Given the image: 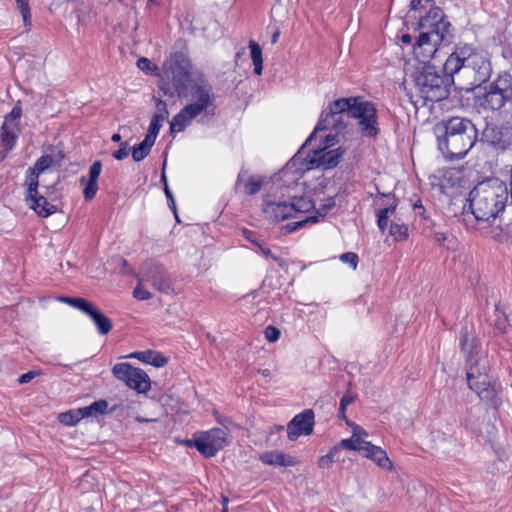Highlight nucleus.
<instances>
[{
	"label": "nucleus",
	"instance_id": "f257e3e1",
	"mask_svg": "<svg viewBox=\"0 0 512 512\" xmlns=\"http://www.w3.org/2000/svg\"><path fill=\"white\" fill-rule=\"evenodd\" d=\"M350 118L358 120V126L363 136L375 137L379 133L376 108L371 102L354 97L340 98L331 102L322 112L303 147L311 142L320 131L332 129L340 133L347 127V120Z\"/></svg>",
	"mask_w": 512,
	"mask_h": 512
},
{
	"label": "nucleus",
	"instance_id": "f03ea898",
	"mask_svg": "<svg viewBox=\"0 0 512 512\" xmlns=\"http://www.w3.org/2000/svg\"><path fill=\"white\" fill-rule=\"evenodd\" d=\"M459 342L466 358L468 387L478 395L480 400L496 408L500 405L501 400L488 374L490 364L487 355L477 339L469 335L467 331L461 332Z\"/></svg>",
	"mask_w": 512,
	"mask_h": 512
},
{
	"label": "nucleus",
	"instance_id": "7ed1b4c3",
	"mask_svg": "<svg viewBox=\"0 0 512 512\" xmlns=\"http://www.w3.org/2000/svg\"><path fill=\"white\" fill-rule=\"evenodd\" d=\"M450 75L461 74L468 81L467 90H473L486 83L493 72L490 54L477 46L458 43L444 63Z\"/></svg>",
	"mask_w": 512,
	"mask_h": 512
},
{
	"label": "nucleus",
	"instance_id": "20e7f679",
	"mask_svg": "<svg viewBox=\"0 0 512 512\" xmlns=\"http://www.w3.org/2000/svg\"><path fill=\"white\" fill-rule=\"evenodd\" d=\"M438 149L447 160L464 158L477 142L478 132L471 120L451 117L435 128Z\"/></svg>",
	"mask_w": 512,
	"mask_h": 512
},
{
	"label": "nucleus",
	"instance_id": "39448f33",
	"mask_svg": "<svg viewBox=\"0 0 512 512\" xmlns=\"http://www.w3.org/2000/svg\"><path fill=\"white\" fill-rule=\"evenodd\" d=\"M418 26L421 31L412 46L413 54L417 60L416 65H431L429 61L434 57L439 45L449 34L451 24L444 19L443 11L435 7L420 18Z\"/></svg>",
	"mask_w": 512,
	"mask_h": 512
},
{
	"label": "nucleus",
	"instance_id": "423d86ee",
	"mask_svg": "<svg viewBox=\"0 0 512 512\" xmlns=\"http://www.w3.org/2000/svg\"><path fill=\"white\" fill-rule=\"evenodd\" d=\"M508 188L498 178H490L473 188L470 192L471 212L478 222L490 223L505 209L508 201Z\"/></svg>",
	"mask_w": 512,
	"mask_h": 512
},
{
	"label": "nucleus",
	"instance_id": "0eeeda50",
	"mask_svg": "<svg viewBox=\"0 0 512 512\" xmlns=\"http://www.w3.org/2000/svg\"><path fill=\"white\" fill-rule=\"evenodd\" d=\"M404 70L405 75L414 84L416 93L425 102H439L449 96L453 75L433 65H415L414 70L410 71L406 64Z\"/></svg>",
	"mask_w": 512,
	"mask_h": 512
},
{
	"label": "nucleus",
	"instance_id": "6e6552de",
	"mask_svg": "<svg viewBox=\"0 0 512 512\" xmlns=\"http://www.w3.org/2000/svg\"><path fill=\"white\" fill-rule=\"evenodd\" d=\"M164 73L171 78L178 96H184L192 74L190 59L183 52H175L163 64Z\"/></svg>",
	"mask_w": 512,
	"mask_h": 512
},
{
	"label": "nucleus",
	"instance_id": "1a4fd4ad",
	"mask_svg": "<svg viewBox=\"0 0 512 512\" xmlns=\"http://www.w3.org/2000/svg\"><path fill=\"white\" fill-rule=\"evenodd\" d=\"M189 92L185 91L183 97H189L190 103L188 106L199 116L204 114L205 116H214L215 114V96L212 92V88L209 83L199 78L193 81L190 85Z\"/></svg>",
	"mask_w": 512,
	"mask_h": 512
},
{
	"label": "nucleus",
	"instance_id": "9d476101",
	"mask_svg": "<svg viewBox=\"0 0 512 512\" xmlns=\"http://www.w3.org/2000/svg\"><path fill=\"white\" fill-rule=\"evenodd\" d=\"M481 106L492 111L500 110L506 103L512 102V82L509 75L499 76L484 88Z\"/></svg>",
	"mask_w": 512,
	"mask_h": 512
},
{
	"label": "nucleus",
	"instance_id": "9b49d317",
	"mask_svg": "<svg viewBox=\"0 0 512 512\" xmlns=\"http://www.w3.org/2000/svg\"><path fill=\"white\" fill-rule=\"evenodd\" d=\"M140 282L149 283L155 290L169 294L174 291L173 281L165 267L154 261L144 262L140 268Z\"/></svg>",
	"mask_w": 512,
	"mask_h": 512
},
{
	"label": "nucleus",
	"instance_id": "f8f14e48",
	"mask_svg": "<svg viewBox=\"0 0 512 512\" xmlns=\"http://www.w3.org/2000/svg\"><path fill=\"white\" fill-rule=\"evenodd\" d=\"M112 373L116 379L124 382L129 388L138 393H146L150 390L151 384L148 374L127 362L115 364Z\"/></svg>",
	"mask_w": 512,
	"mask_h": 512
},
{
	"label": "nucleus",
	"instance_id": "ddd939ff",
	"mask_svg": "<svg viewBox=\"0 0 512 512\" xmlns=\"http://www.w3.org/2000/svg\"><path fill=\"white\" fill-rule=\"evenodd\" d=\"M228 433L222 428H213L194 440L195 448L205 457H213L227 444Z\"/></svg>",
	"mask_w": 512,
	"mask_h": 512
},
{
	"label": "nucleus",
	"instance_id": "4468645a",
	"mask_svg": "<svg viewBox=\"0 0 512 512\" xmlns=\"http://www.w3.org/2000/svg\"><path fill=\"white\" fill-rule=\"evenodd\" d=\"M20 106H14L9 114L5 116L1 126L0 140L6 150H12L20 133L18 120L21 117Z\"/></svg>",
	"mask_w": 512,
	"mask_h": 512
},
{
	"label": "nucleus",
	"instance_id": "2eb2a0df",
	"mask_svg": "<svg viewBox=\"0 0 512 512\" xmlns=\"http://www.w3.org/2000/svg\"><path fill=\"white\" fill-rule=\"evenodd\" d=\"M315 415L313 410L306 409L297 414L287 425V436L296 440L300 435H310L313 432Z\"/></svg>",
	"mask_w": 512,
	"mask_h": 512
},
{
	"label": "nucleus",
	"instance_id": "dca6fc26",
	"mask_svg": "<svg viewBox=\"0 0 512 512\" xmlns=\"http://www.w3.org/2000/svg\"><path fill=\"white\" fill-rule=\"evenodd\" d=\"M343 153L344 150L340 148L329 151H325V149L314 150L313 154L309 155L308 163L310 168L330 169L339 163Z\"/></svg>",
	"mask_w": 512,
	"mask_h": 512
},
{
	"label": "nucleus",
	"instance_id": "f3484780",
	"mask_svg": "<svg viewBox=\"0 0 512 512\" xmlns=\"http://www.w3.org/2000/svg\"><path fill=\"white\" fill-rule=\"evenodd\" d=\"M263 212L266 217L276 222L294 218V208L291 202L267 201L263 205Z\"/></svg>",
	"mask_w": 512,
	"mask_h": 512
},
{
	"label": "nucleus",
	"instance_id": "a211bd4d",
	"mask_svg": "<svg viewBox=\"0 0 512 512\" xmlns=\"http://www.w3.org/2000/svg\"><path fill=\"white\" fill-rule=\"evenodd\" d=\"M102 171V163L95 161L89 169V178L82 177L80 183L84 185L83 195L86 200H91L95 197L98 191L97 180Z\"/></svg>",
	"mask_w": 512,
	"mask_h": 512
},
{
	"label": "nucleus",
	"instance_id": "6ab92c4d",
	"mask_svg": "<svg viewBox=\"0 0 512 512\" xmlns=\"http://www.w3.org/2000/svg\"><path fill=\"white\" fill-rule=\"evenodd\" d=\"M259 459L264 464L280 467L295 466L298 463L294 457L281 451H266L259 456Z\"/></svg>",
	"mask_w": 512,
	"mask_h": 512
},
{
	"label": "nucleus",
	"instance_id": "aec40b11",
	"mask_svg": "<svg viewBox=\"0 0 512 512\" xmlns=\"http://www.w3.org/2000/svg\"><path fill=\"white\" fill-rule=\"evenodd\" d=\"M28 206L42 218H46L57 211L55 205L49 203L45 196L40 195L39 192L32 198H25Z\"/></svg>",
	"mask_w": 512,
	"mask_h": 512
},
{
	"label": "nucleus",
	"instance_id": "412c9836",
	"mask_svg": "<svg viewBox=\"0 0 512 512\" xmlns=\"http://www.w3.org/2000/svg\"><path fill=\"white\" fill-rule=\"evenodd\" d=\"M363 451L365 457L372 459L379 467L386 470L392 469V462L387 456V453L381 447L368 442L364 443Z\"/></svg>",
	"mask_w": 512,
	"mask_h": 512
},
{
	"label": "nucleus",
	"instance_id": "4be33fe9",
	"mask_svg": "<svg viewBox=\"0 0 512 512\" xmlns=\"http://www.w3.org/2000/svg\"><path fill=\"white\" fill-rule=\"evenodd\" d=\"M197 116L193 109L186 105L170 121V132L184 131Z\"/></svg>",
	"mask_w": 512,
	"mask_h": 512
},
{
	"label": "nucleus",
	"instance_id": "5701e85b",
	"mask_svg": "<svg viewBox=\"0 0 512 512\" xmlns=\"http://www.w3.org/2000/svg\"><path fill=\"white\" fill-rule=\"evenodd\" d=\"M485 136L491 145L497 149H505L511 143L510 131L504 126L487 130Z\"/></svg>",
	"mask_w": 512,
	"mask_h": 512
},
{
	"label": "nucleus",
	"instance_id": "b1692460",
	"mask_svg": "<svg viewBox=\"0 0 512 512\" xmlns=\"http://www.w3.org/2000/svg\"><path fill=\"white\" fill-rule=\"evenodd\" d=\"M381 195L386 197L388 202L385 207L379 209L377 212V225L381 231H385L388 227L389 218L395 214L397 200L393 196H390V194Z\"/></svg>",
	"mask_w": 512,
	"mask_h": 512
},
{
	"label": "nucleus",
	"instance_id": "393cba45",
	"mask_svg": "<svg viewBox=\"0 0 512 512\" xmlns=\"http://www.w3.org/2000/svg\"><path fill=\"white\" fill-rule=\"evenodd\" d=\"M100 335H107L112 330L111 320L103 314L95 305L87 313Z\"/></svg>",
	"mask_w": 512,
	"mask_h": 512
},
{
	"label": "nucleus",
	"instance_id": "a878e982",
	"mask_svg": "<svg viewBox=\"0 0 512 512\" xmlns=\"http://www.w3.org/2000/svg\"><path fill=\"white\" fill-rule=\"evenodd\" d=\"M128 357L136 358L143 363L150 364L158 368L165 366L168 362V359L165 356H163L160 352L152 350L134 352L130 354Z\"/></svg>",
	"mask_w": 512,
	"mask_h": 512
},
{
	"label": "nucleus",
	"instance_id": "bb28decb",
	"mask_svg": "<svg viewBox=\"0 0 512 512\" xmlns=\"http://www.w3.org/2000/svg\"><path fill=\"white\" fill-rule=\"evenodd\" d=\"M40 174L28 168L25 175V185L27 186L25 198H32L38 193Z\"/></svg>",
	"mask_w": 512,
	"mask_h": 512
},
{
	"label": "nucleus",
	"instance_id": "cd10ccee",
	"mask_svg": "<svg viewBox=\"0 0 512 512\" xmlns=\"http://www.w3.org/2000/svg\"><path fill=\"white\" fill-rule=\"evenodd\" d=\"M154 143L155 142H153L147 138H144L142 142H140L138 145L134 146L131 151L133 160L135 162H140L144 158H146L149 155Z\"/></svg>",
	"mask_w": 512,
	"mask_h": 512
},
{
	"label": "nucleus",
	"instance_id": "c85d7f7f",
	"mask_svg": "<svg viewBox=\"0 0 512 512\" xmlns=\"http://www.w3.org/2000/svg\"><path fill=\"white\" fill-rule=\"evenodd\" d=\"M249 48L251 52V59L254 65V73L256 75H261L263 69L262 50L260 46L253 40L249 42Z\"/></svg>",
	"mask_w": 512,
	"mask_h": 512
},
{
	"label": "nucleus",
	"instance_id": "c756f323",
	"mask_svg": "<svg viewBox=\"0 0 512 512\" xmlns=\"http://www.w3.org/2000/svg\"><path fill=\"white\" fill-rule=\"evenodd\" d=\"M84 418V414L82 409H74L68 412L60 413L58 416V420L60 423L66 426H73L77 424L80 420Z\"/></svg>",
	"mask_w": 512,
	"mask_h": 512
},
{
	"label": "nucleus",
	"instance_id": "7c9ffc66",
	"mask_svg": "<svg viewBox=\"0 0 512 512\" xmlns=\"http://www.w3.org/2000/svg\"><path fill=\"white\" fill-rule=\"evenodd\" d=\"M82 412L84 414V418L90 416H97L100 414H104L108 409V402L106 400H98L93 402L91 405L82 407Z\"/></svg>",
	"mask_w": 512,
	"mask_h": 512
},
{
	"label": "nucleus",
	"instance_id": "2f4dec72",
	"mask_svg": "<svg viewBox=\"0 0 512 512\" xmlns=\"http://www.w3.org/2000/svg\"><path fill=\"white\" fill-rule=\"evenodd\" d=\"M60 300L64 303H67L71 307L80 310L85 315H87L89 310L94 305L92 302L84 298L61 297Z\"/></svg>",
	"mask_w": 512,
	"mask_h": 512
},
{
	"label": "nucleus",
	"instance_id": "473e14b6",
	"mask_svg": "<svg viewBox=\"0 0 512 512\" xmlns=\"http://www.w3.org/2000/svg\"><path fill=\"white\" fill-rule=\"evenodd\" d=\"M494 327L499 333H506L510 327L508 316L499 305L495 307Z\"/></svg>",
	"mask_w": 512,
	"mask_h": 512
},
{
	"label": "nucleus",
	"instance_id": "72a5a7b5",
	"mask_svg": "<svg viewBox=\"0 0 512 512\" xmlns=\"http://www.w3.org/2000/svg\"><path fill=\"white\" fill-rule=\"evenodd\" d=\"M294 208V218L298 216V214L309 212L314 208V203L308 197H300L296 198L291 202Z\"/></svg>",
	"mask_w": 512,
	"mask_h": 512
},
{
	"label": "nucleus",
	"instance_id": "f704fd0d",
	"mask_svg": "<svg viewBox=\"0 0 512 512\" xmlns=\"http://www.w3.org/2000/svg\"><path fill=\"white\" fill-rule=\"evenodd\" d=\"M264 182V178L261 176L251 175L248 177V180L244 184V192L247 195H255L257 194Z\"/></svg>",
	"mask_w": 512,
	"mask_h": 512
},
{
	"label": "nucleus",
	"instance_id": "c9c22d12",
	"mask_svg": "<svg viewBox=\"0 0 512 512\" xmlns=\"http://www.w3.org/2000/svg\"><path fill=\"white\" fill-rule=\"evenodd\" d=\"M389 234L395 241H404L408 238V227L403 223L391 222Z\"/></svg>",
	"mask_w": 512,
	"mask_h": 512
},
{
	"label": "nucleus",
	"instance_id": "e433bc0d",
	"mask_svg": "<svg viewBox=\"0 0 512 512\" xmlns=\"http://www.w3.org/2000/svg\"><path fill=\"white\" fill-rule=\"evenodd\" d=\"M164 121L162 115H154L150 121L145 138L155 142Z\"/></svg>",
	"mask_w": 512,
	"mask_h": 512
},
{
	"label": "nucleus",
	"instance_id": "4c0bfd02",
	"mask_svg": "<svg viewBox=\"0 0 512 512\" xmlns=\"http://www.w3.org/2000/svg\"><path fill=\"white\" fill-rule=\"evenodd\" d=\"M364 443H368L364 441L362 438H356L355 436H351L347 439H342L337 446H339V450L341 448L355 451H363Z\"/></svg>",
	"mask_w": 512,
	"mask_h": 512
},
{
	"label": "nucleus",
	"instance_id": "58836bf2",
	"mask_svg": "<svg viewBox=\"0 0 512 512\" xmlns=\"http://www.w3.org/2000/svg\"><path fill=\"white\" fill-rule=\"evenodd\" d=\"M17 7L21 13L26 30H30L31 27V13L29 7V0H15Z\"/></svg>",
	"mask_w": 512,
	"mask_h": 512
},
{
	"label": "nucleus",
	"instance_id": "ea45409f",
	"mask_svg": "<svg viewBox=\"0 0 512 512\" xmlns=\"http://www.w3.org/2000/svg\"><path fill=\"white\" fill-rule=\"evenodd\" d=\"M54 163V159L51 155H43L35 162L33 167H30L32 170L41 174L45 170H47Z\"/></svg>",
	"mask_w": 512,
	"mask_h": 512
},
{
	"label": "nucleus",
	"instance_id": "a19ab883",
	"mask_svg": "<svg viewBox=\"0 0 512 512\" xmlns=\"http://www.w3.org/2000/svg\"><path fill=\"white\" fill-rule=\"evenodd\" d=\"M354 400L355 396L350 393H346L345 395H343V397L340 400L338 417L342 420H345L347 424H349V421L347 420L346 417V409L348 405L354 402Z\"/></svg>",
	"mask_w": 512,
	"mask_h": 512
},
{
	"label": "nucleus",
	"instance_id": "79ce46f5",
	"mask_svg": "<svg viewBox=\"0 0 512 512\" xmlns=\"http://www.w3.org/2000/svg\"><path fill=\"white\" fill-rule=\"evenodd\" d=\"M339 453V446H334L330 449V451L326 454L320 457L318 461V465L320 468H330L335 456Z\"/></svg>",
	"mask_w": 512,
	"mask_h": 512
},
{
	"label": "nucleus",
	"instance_id": "37998d69",
	"mask_svg": "<svg viewBox=\"0 0 512 512\" xmlns=\"http://www.w3.org/2000/svg\"><path fill=\"white\" fill-rule=\"evenodd\" d=\"M318 222V216H309L303 220L288 223L285 228L288 232H294L299 228L304 227L306 224H314Z\"/></svg>",
	"mask_w": 512,
	"mask_h": 512
},
{
	"label": "nucleus",
	"instance_id": "c03bdc74",
	"mask_svg": "<svg viewBox=\"0 0 512 512\" xmlns=\"http://www.w3.org/2000/svg\"><path fill=\"white\" fill-rule=\"evenodd\" d=\"M335 206V199L333 197H329L323 201L320 205V208L315 212L314 216H318V220L320 218H324L327 212Z\"/></svg>",
	"mask_w": 512,
	"mask_h": 512
},
{
	"label": "nucleus",
	"instance_id": "a18cd8bd",
	"mask_svg": "<svg viewBox=\"0 0 512 512\" xmlns=\"http://www.w3.org/2000/svg\"><path fill=\"white\" fill-rule=\"evenodd\" d=\"M144 282H140L138 278V285L133 290V296L138 300H149L152 298V294L143 287Z\"/></svg>",
	"mask_w": 512,
	"mask_h": 512
},
{
	"label": "nucleus",
	"instance_id": "49530a36",
	"mask_svg": "<svg viewBox=\"0 0 512 512\" xmlns=\"http://www.w3.org/2000/svg\"><path fill=\"white\" fill-rule=\"evenodd\" d=\"M340 260L343 263L349 264L353 269H356L359 262V257L354 252H346L340 255Z\"/></svg>",
	"mask_w": 512,
	"mask_h": 512
},
{
	"label": "nucleus",
	"instance_id": "de8ad7c7",
	"mask_svg": "<svg viewBox=\"0 0 512 512\" xmlns=\"http://www.w3.org/2000/svg\"><path fill=\"white\" fill-rule=\"evenodd\" d=\"M158 88L162 91L163 96L174 97L177 94L175 86L173 84L170 85V83L166 82L164 79L160 80Z\"/></svg>",
	"mask_w": 512,
	"mask_h": 512
},
{
	"label": "nucleus",
	"instance_id": "09e8293b",
	"mask_svg": "<svg viewBox=\"0 0 512 512\" xmlns=\"http://www.w3.org/2000/svg\"><path fill=\"white\" fill-rule=\"evenodd\" d=\"M164 193H165V196L167 198V202H168L169 208L172 210L176 220L179 222L180 220H179V217H178V214H177L175 199H174L173 193L170 190L168 185H165Z\"/></svg>",
	"mask_w": 512,
	"mask_h": 512
},
{
	"label": "nucleus",
	"instance_id": "8fccbe9b",
	"mask_svg": "<svg viewBox=\"0 0 512 512\" xmlns=\"http://www.w3.org/2000/svg\"><path fill=\"white\" fill-rule=\"evenodd\" d=\"M280 334V330L275 326H268L264 331L265 338L269 342H276L279 339Z\"/></svg>",
	"mask_w": 512,
	"mask_h": 512
},
{
	"label": "nucleus",
	"instance_id": "3c124183",
	"mask_svg": "<svg viewBox=\"0 0 512 512\" xmlns=\"http://www.w3.org/2000/svg\"><path fill=\"white\" fill-rule=\"evenodd\" d=\"M129 152H130L129 144L127 142H123V143H121L120 148L118 150H116L115 152H113L112 156L116 160L121 161L129 155Z\"/></svg>",
	"mask_w": 512,
	"mask_h": 512
},
{
	"label": "nucleus",
	"instance_id": "603ef678",
	"mask_svg": "<svg viewBox=\"0 0 512 512\" xmlns=\"http://www.w3.org/2000/svg\"><path fill=\"white\" fill-rule=\"evenodd\" d=\"M257 252L260 253L262 256L268 258L271 257L274 261L278 262L281 265L282 259L275 256L271 250L266 247L262 242H260L257 246Z\"/></svg>",
	"mask_w": 512,
	"mask_h": 512
},
{
	"label": "nucleus",
	"instance_id": "864d4df0",
	"mask_svg": "<svg viewBox=\"0 0 512 512\" xmlns=\"http://www.w3.org/2000/svg\"><path fill=\"white\" fill-rule=\"evenodd\" d=\"M137 67L146 73H150L156 69V66L153 65L152 62L145 57H141L137 60Z\"/></svg>",
	"mask_w": 512,
	"mask_h": 512
},
{
	"label": "nucleus",
	"instance_id": "5fc2aeb1",
	"mask_svg": "<svg viewBox=\"0 0 512 512\" xmlns=\"http://www.w3.org/2000/svg\"><path fill=\"white\" fill-rule=\"evenodd\" d=\"M154 99H155V107L157 110V113L155 115H162L163 119L165 120L169 114L166 102H164L163 100L158 99L156 97H154Z\"/></svg>",
	"mask_w": 512,
	"mask_h": 512
},
{
	"label": "nucleus",
	"instance_id": "6e6d98bb",
	"mask_svg": "<svg viewBox=\"0 0 512 512\" xmlns=\"http://www.w3.org/2000/svg\"><path fill=\"white\" fill-rule=\"evenodd\" d=\"M242 235L245 239H247L250 243H252L255 246H257L261 242L254 231L248 230L246 228L242 230Z\"/></svg>",
	"mask_w": 512,
	"mask_h": 512
},
{
	"label": "nucleus",
	"instance_id": "4d7b16f0",
	"mask_svg": "<svg viewBox=\"0 0 512 512\" xmlns=\"http://www.w3.org/2000/svg\"><path fill=\"white\" fill-rule=\"evenodd\" d=\"M38 374L39 373L34 370L28 371L27 373H24L23 375H21L19 377L18 382L20 384H26V383L30 382L32 379H34Z\"/></svg>",
	"mask_w": 512,
	"mask_h": 512
},
{
	"label": "nucleus",
	"instance_id": "13d9d810",
	"mask_svg": "<svg viewBox=\"0 0 512 512\" xmlns=\"http://www.w3.org/2000/svg\"><path fill=\"white\" fill-rule=\"evenodd\" d=\"M348 425H350L352 427V435L355 436L356 438H361L362 436L367 435L366 431L359 425H356V424L351 425L350 423Z\"/></svg>",
	"mask_w": 512,
	"mask_h": 512
},
{
	"label": "nucleus",
	"instance_id": "bf43d9fd",
	"mask_svg": "<svg viewBox=\"0 0 512 512\" xmlns=\"http://www.w3.org/2000/svg\"><path fill=\"white\" fill-rule=\"evenodd\" d=\"M337 140H336V136L335 135H332V134H328L325 136V139H324V147L323 149H326V148H329L331 146H334L336 144Z\"/></svg>",
	"mask_w": 512,
	"mask_h": 512
},
{
	"label": "nucleus",
	"instance_id": "052dcab7",
	"mask_svg": "<svg viewBox=\"0 0 512 512\" xmlns=\"http://www.w3.org/2000/svg\"><path fill=\"white\" fill-rule=\"evenodd\" d=\"M279 36H280V30H279V28H276L271 36V43L275 44L278 41Z\"/></svg>",
	"mask_w": 512,
	"mask_h": 512
},
{
	"label": "nucleus",
	"instance_id": "680f3d73",
	"mask_svg": "<svg viewBox=\"0 0 512 512\" xmlns=\"http://www.w3.org/2000/svg\"><path fill=\"white\" fill-rule=\"evenodd\" d=\"M401 41H402V43H404V44H411V42H412V37H411V35H409V34H403V35L401 36Z\"/></svg>",
	"mask_w": 512,
	"mask_h": 512
},
{
	"label": "nucleus",
	"instance_id": "e2e57ef3",
	"mask_svg": "<svg viewBox=\"0 0 512 512\" xmlns=\"http://www.w3.org/2000/svg\"><path fill=\"white\" fill-rule=\"evenodd\" d=\"M422 0H411L410 1V9L417 10Z\"/></svg>",
	"mask_w": 512,
	"mask_h": 512
},
{
	"label": "nucleus",
	"instance_id": "0e129e2a",
	"mask_svg": "<svg viewBox=\"0 0 512 512\" xmlns=\"http://www.w3.org/2000/svg\"><path fill=\"white\" fill-rule=\"evenodd\" d=\"M246 172L244 171H241L239 174H238V177H237V180H236V183H235V188L237 189V187L240 185V183L242 182L244 176H245Z\"/></svg>",
	"mask_w": 512,
	"mask_h": 512
},
{
	"label": "nucleus",
	"instance_id": "69168bd1",
	"mask_svg": "<svg viewBox=\"0 0 512 512\" xmlns=\"http://www.w3.org/2000/svg\"><path fill=\"white\" fill-rule=\"evenodd\" d=\"M435 238L436 241L439 243L446 240V236L444 233H436Z\"/></svg>",
	"mask_w": 512,
	"mask_h": 512
},
{
	"label": "nucleus",
	"instance_id": "338daca9",
	"mask_svg": "<svg viewBox=\"0 0 512 512\" xmlns=\"http://www.w3.org/2000/svg\"><path fill=\"white\" fill-rule=\"evenodd\" d=\"M222 503H223V512H228V507H227V505H228V498L224 497L222 499Z\"/></svg>",
	"mask_w": 512,
	"mask_h": 512
},
{
	"label": "nucleus",
	"instance_id": "774afa93",
	"mask_svg": "<svg viewBox=\"0 0 512 512\" xmlns=\"http://www.w3.org/2000/svg\"><path fill=\"white\" fill-rule=\"evenodd\" d=\"M413 209H414V211H417V209H422V210H424V207L422 206V204H421V201H420V200H418V201L413 205Z\"/></svg>",
	"mask_w": 512,
	"mask_h": 512
}]
</instances>
